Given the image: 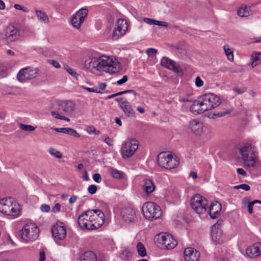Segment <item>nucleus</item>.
Instances as JSON below:
<instances>
[{
	"label": "nucleus",
	"mask_w": 261,
	"mask_h": 261,
	"mask_svg": "<svg viewBox=\"0 0 261 261\" xmlns=\"http://www.w3.org/2000/svg\"><path fill=\"white\" fill-rule=\"evenodd\" d=\"M49 152L50 154L58 159H61L63 156L62 153L60 151L54 148H50L49 149Z\"/></svg>",
	"instance_id": "nucleus-41"
},
{
	"label": "nucleus",
	"mask_w": 261,
	"mask_h": 261,
	"mask_svg": "<svg viewBox=\"0 0 261 261\" xmlns=\"http://www.w3.org/2000/svg\"><path fill=\"white\" fill-rule=\"evenodd\" d=\"M220 71L221 72H226V71H229L230 72H235L236 71L232 70L231 68L227 67L225 66L222 67L220 69Z\"/></svg>",
	"instance_id": "nucleus-58"
},
{
	"label": "nucleus",
	"mask_w": 261,
	"mask_h": 261,
	"mask_svg": "<svg viewBox=\"0 0 261 261\" xmlns=\"http://www.w3.org/2000/svg\"><path fill=\"white\" fill-rule=\"evenodd\" d=\"M184 258L186 261H198L200 252L193 248H187L184 251Z\"/></svg>",
	"instance_id": "nucleus-21"
},
{
	"label": "nucleus",
	"mask_w": 261,
	"mask_h": 261,
	"mask_svg": "<svg viewBox=\"0 0 261 261\" xmlns=\"http://www.w3.org/2000/svg\"><path fill=\"white\" fill-rule=\"evenodd\" d=\"M46 258L45 251L43 249H41L39 254V261H44Z\"/></svg>",
	"instance_id": "nucleus-50"
},
{
	"label": "nucleus",
	"mask_w": 261,
	"mask_h": 261,
	"mask_svg": "<svg viewBox=\"0 0 261 261\" xmlns=\"http://www.w3.org/2000/svg\"><path fill=\"white\" fill-rule=\"evenodd\" d=\"M159 166L166 169L176 168L179 164L178 158L167 152H161L158 156Z\"/></svg>",
	"instance_id": "nucleus-5"
},
{
	"label": "nucleus",
	"mask_w": 261,
	"mask_h": 261,
	"mask_svg": "<svg viewBox=\"0 0 261 261\" xmlns=\"http://www.w3.org/2000/svg\"><path fill=\"white\" fill-rule=\"evenodd\" d=\"M83 88L89 92L100 93V91L99 90H98L97 88L94 89L92 88H88L84 86Z\"/></svg>",
	"instance_id": "nucleus-61"
},
{
	"label": "nucleus",
	"mask_w": 261,
	"mask_h": 261,
	"mask_svg": "<svg viewBox=\"0 0 261 261\" xmlns=\"http://www.w3.org/2000/svg\"><path fill=\"white\" fill-rule=\"evenodd\" d=\"M61 205L58 203H56L55 206L52 208V212L56 213L61 211Z\"/></svg>",
	"instance_id": "nucleus-52"
},
{
	"label": "nucleus",
	"mask_w": 261,
	"mask_h": 261,
	"mask_svg": "<svg viewBox=\"0 0 261 261\" xmlns=\"http://www.w3.org/2000/svg\"><path fill=\"white\" fill-rule=\"evenodd\" d=\"M207 200L198 194L194 195L191 199V206L198 214H203L206 211Z\"/></svg>",
	"instance_id": "nucleus-8"
},
{
	"label": "nucleus",
	"mask_w": 261,
	"mask_h": 261,
	"mask_svg": "<svg viewBox=\"0 0 261 261\" xmlns=\"http://www.w3.org/2000/svg\"><path fill=\"white\" fill-rule=\"evenodd\" d=\"M200 97L206 111L218 107L221 103L219 97L212 93H206Z\"/></svg>",
	"instance_id": "nucleus-11"
},
{
	"label": "nucleus",
	"mask_w": 261,
	"mask_h": 261,
	"mask_svg": "<svg viewBox=\"0 0 261 261\" xmlns=\"http://www.w3.org/2000/svg\"><path fill=\"white\" fill-rule=\"evenodd\" d=\"M77 223L81 229L88 230H96L103 225L100 224L98 220L97 222V221L86 218L84 215L79 216Z\"/></svg>",
	"instance_id": "nucleus-10"
},
{
	"label": "nucleus",
	"mask_w": 261,
	"mask_h": 261,
	"mask_svg": "<svg viewBox=\"0 0 261 261\" xmlns=\"http://www.w3.org/2000/svg\"><path fill=\"white\" fill-rule=\"evenodd\" d=\"M127 80H128L127 76L126 75H124L121 79L118 80L117 82V84L118 85H121L126 83L127 81Z\"/></svg>",
	"instance_id": "nucleus-56"
},
{
	"label": "nucleus",
	"mask_w": 261,
	"mask_h": 261,
	"mask_svg": "<svg viewBox=\"0 0 261 261\" xmlns=\"http://www.w3.org/2000/svg\"><path fill=\"white\" fill-rule=\"evenodd\" d=\"M203 85V81L199 76H197L195 79V85L197 87H200Z\"/></svg>",
	"instance_id": "nucleus-53"
},
{
	"label": "nucleus",
	"mask_w": 261,
	"mask_h": 261,
	"mask_svg": "<svg viewBox=\"0 0 261 261\" xmlns=\"http://www.w3.org/2000/svg\"><path fill=\"white\" fill-rule=\"evenodd\" d=\"M155 189L152 181L149 179H146L144 180L143 190L147 194L152 193Z\"/></svg>",
	"instance_id": "nucleus-29"
},
{
	"label": "nucleus",
	"mask_w": 261,
	"mask_h": 261,
	"mask_svg": "<svg viewBox=\"0 0 261 261\" xmlns=\"http://www.w3.org/2000/svg\"><path fill=\"white\" fill-rule=\"evenodd\" d=\"M93 179L95 182L98 183L100 182L102 180L101 176L99 173H95L93 174Z\"/></svg>",
	"instance_id": "nucleus-54"
},
{
	"label": "nucleus",
	"mask_w": 261,
	"mask_h": 261,
	"mask_svg": "<svg viewBox=\"0 0 261 261\" xmlns=\"http://www.w3.org/2000/svg\"><path fill=\"white\" fill-rule=\"evenodd\" d=\"M120 107L127 116H134L135 112L131 106L129 105L128 101L126 99H125L123 102L120 103Z\"/></svg>",
	"instance_id": "nucleus-27"
},
{
	"label": "nucleus",
	"mask_w": 261,
	"mask_h": 261,
	"mask_svg": "<svg viewBox=\"0 0 261 261\" xmlns=\"http://www.w3.org/2000/svg\"><path fill=\"white\" fill-rule=\"evenodd\" d=\"M97 190V186L94 185H90L88 188V192L91 194H95Z\"/></svg>",
	"instance_id": "nucleus-47"
},
{
	"label": "nucleus",
	"mask_w": 261,
	"mask_h": 261,
	"mask_svg": "<svg viewBox=\"0 0 261 261\" xmlns=\"http://www.w3.org/2000/svg\"><path fill=\"white\" fill-rule=\"evenodd\" d=\"M35 12L39 21L44 23H48L49 18L46 13L40 10L35 9Z\"/></svg>",
	"instance_id": "nucleus-30"
},
{
	"label": "nucleus",
	"mask_w": 261,
	"mask_h": 261,
	"mask_svg": "<svg viewBox=\"0 0 261 261\" xmlns=\"http://www.w3.org/2000/svg\"><path fill=\"white\" fill-rule=\"evenodd\" d=\"M224 50L226 55L227 59L230 61H233V50L230 48L228 45H225L223 46Z\"/></svg>",
	"instance_id": "nucleus-34"
},
{
	"label": "nucleus",
	"mask_w": 261,
	"mask_h": 261,
	"mask_svg": "<svg viewBox=\"0 0 261 261\" xmlns=\"http://www.w3.org/2000/svg\"><path fill=\"white\" fill-rule=\"evenodd\" d=\"M80 261H97V258L94 252L88 251L82 254L80 256Z\"/></svg>",
	"instance_id": "nucleus-28"
},
{
	"label": "nucleus",
	"mask_w": 261,
	"mask_h": 261,
	"mask_svg": "<svg viewBox=\"0 0 261 261\" xmlns=\"http://www.w3.org/2000/svg\"><path fill=\"white\" fill-rule=\"evenodd\" d=\"M246 252L247 255L251 258L258 256L261 254V243H254L246 249Z\"/></svg>",
	"instance_id": "nucleus-22"
},
{
	"label": "nucleus",
	"mask_w": 261,
	"mask_h": 261,
	"mask_svg": "<svg viewBox=\"0 0 261 261\" xmlns=\"http://www.w3.org/2000/svg\"><path fill=\"white\" fill-rule=\"evenodd\" d=\"M238 15L240 17H247L249 15L248 9L247 7H241L237 12Z\"/></svg>",
	"instance_id": "nucleus-39"
},
{
	"label": "nucleus",
	"mask_w": 261,
	"mask_h": 261,
	"mask_svg": "<svg viewBox=\"0 0 261 261\" xmlns=\"http://www.w3.org/2000/svg\"><path fill=\"white\" fill-rule=\"evenodd\" d=\"M103 141L109 146H112V140L109 137H106L104 139Z\"/></svg>",
	"instance_id": "nucleus-64"
},
{
	"label": "nucleus",
	"mask_w": 261,
	"mask_h": 261,
	"mask_svg": "<svg viewBox=\"0 0 261 261\" xmlns=\"http://www.w3.org/2000/svg\"><path fill=\"white\" fill-rule=\"evenodd\" d=\"M239 149L245 167L249 169L255 167L257 152L253 140H248L243 142Z\"/></svg>",
	"instance_id": "nucleus-1"
},
{
	"label": "nucleus",
	"mask_w": 261,
	"mask_h": 261,
	"mask_svg": "<svg viewBox=\"0 0 261 261\" xmlns=\"http://www.w3.org/2000/svg\"><path fill=\"white\" fill-rule=\"evenodd\" d=\"M14 7L17 10H21L24 12L28 13L29 12V10L27 8L24 7L19 4H15Z\"/></svg>",
	"instance_id": "nucleus-49"
},
{
	"label": "nucleus",
	"mask_w": 261,
	"mask_h": 261,
	"mask_svg": "<svg viewBox=\"0 0 261 261\" xmlns=\"http://www.w3.org/2000/svg\"><path fill=\"white\" fill-rule=\"evenodd\" d=\"M142 210L144 217L148 220L158 219L162 214L160 207L153 202L148 201L144 203Z\"/></svg>",
	"instance_id": "nucleus-7"
},
{
	"label": "nucleus",
	"mask_w": 261,
	"mask_h": 261,
	"mask_svg": "<svg viewBox=\"0 0 261 261\" xmlns=\"http://www.w3.org/2000/svg\"><path fill=\"white\" fill-rule=\"evenodd\" d=\"M222 235L223 232L221 228H211V237L213 242L217 243H222Z\"/></svg>",
	"instance_id": "nucleus-26"
},
{
	"label": "nucleus",
	"mask_w": 261,
	"mask_h": 261,
	"mask_svg": "<svg viewBox=\"0 0 261 261\" xmlns=\"http://www.w3.org/2000/svg\"><path fill=\"white\" fill-rule=\"evenodd\" d=\"M158 50L153 48H149L146 50L147 55L151 58H153L157 54Z\"/></svg>",
	"instance_id": "nucleus-43"
},
{
	"label": "nucleus",
	"mask_w": 261,
	"mask_h": 261,
	"mask_svg": "<svg viewBox=\"0 0 261 261\" xmlns=\"http://www.w3.org/2000/svg\"><path fill=\"white\" fill-rule=\"evenodd\" d=\"M127 93H131L133 96V98H135V97H136V94H137L136 92L134 90H127L119 92L116 93L114 94L108 95L107 97V99H110L113 98L117 96L121 95L123 94H125Z\"/></svg>",
	"instance_id": "nucleus-33"
},
{
	"label": "nucleus",
	"mask_w": 261,
	"mask_h": 261,
	"mask_svg": "<svg viewBox=\"0 0 261 261\" xmlns=\"http://www.w3.org/2000/svg\"><path fill=\"white\" fill-rule=\"evenodd\" d=\"M38 72L37 69L28 67L20 70L17 75V77L19 81L23 82L28 80L34 79Z\"/></svg>",
	"instance_id": "nucleus-12"
},
{
	"label": "nucleus",
	"mask_w": 261,
	"mask_h": 261,
	"mask_svg": "<svg viewBox=\"0 0 261 261\" xmlns=\"http://www.w3.org/2000/svg\"><path fill=\"white\" fill-rule=\"evenodd\" d=\"M39 229L34 223L26 224L19 232L21 239L26 242L36 240L39 234Z\"/></svg>",
	"instance_id": "nucleus-6"
},
{
	"label": "nucleus",
	"mask_w": 261,
	"mask_h": 261,
	"mask_svg": "<svg viewBox=\"0 0 261 261\" xmlns=\"http://www.w3.org/2000/svg\"><path fill=\"white\" fill-rule=\"evenodd\" d=\"M232 112V110H228L225 111L214 113L213 114L212 118L216 119L219 117H223L225 115L229 114Z\"/></svg>",
	"instance_id": "nucleus-38"
},
{
	"label": "nucleus",
	"mask_w": 261,
	"mask_h": 261,
	"mask_svg": "<svg viewBox=\"0 0 261 261\" xmlns=\"http://www.w3.org/2000/svg\"><path fill=\"white\" fill-rule=\"evenodd\" d=\"M223 221L222 219H219L217 222L214 224L212 227V228H221L220 226L223 223Z\"/></svg>",
	"instance_id": "nucleus-57"
},
{
	"label": "nucleus",
	"mask_w": 261,
	"mask_h": 261,
	"mask_svg": "<svg viewBox=\"0 0 261 261\" xmlns=\"http://www.w3.org/2000/svg\"><path fill=\"white\" fill-rule=\"evenodd\" d=\"M75 110V104L72 101L62 100L56 102L50 114L56 119L69 121L70 119L64 115H69Z\"/></svg>",
	"instance_id": "nucleus-2"
},
{
	"label": "nucleus",
	"mask_w": 261,
	"mask_h": 261,
	"mask_svg": "<svg viewBox=\"0 0 261 261\" xmlns=\"http://www.w3.org/2000/svg\"><path fill=\"white\" fill-rule=\"evenodd\" d=\"M234 189H243L245 191H249L250 189V187L249 185H247V184H241V185H237V186H235L234 187Z\"/></svg>",
	"instance_id": "nucleus-44"
},
{
	"label": "nucleus",
	"mask_w": 261,
	"mask_h": 261,
	"mask_svg": "<svg viewBox=\"0 0 261 261\" xmlns=\"http://www.w3.org/2000/svg\"><path fill=\"white\" fill-rule=\"evenodd\" d=\"M122 219L126 223H134L137 220L135 211L130 207L123 209L121 212Z\"/></svg>",
	"instance_id": "nucleus-19"
},
{
	"label": "nucleus",
	"mask_w": 261,
	"mask_h": 261,
	"mask_svg": "<svg viewBox=\"0 0 261 261\" xmlns=\"http://www.w3.org/2000/svg\"><path fill=\"white\" fill-rule=\"evenodd\" d=\"M100 71L109 73L118 72L120 69V65L116 59L113 57L100 56Z\"/></svg>",
	"instance_id": "nucleus-4"
},
{
	"label": "nucleus",
	"mask_w": 261,
	"mask_h": 261,
	"mask_svg": "<svg viewBox=\"0 0 261 261\" xmlns=\"http://www.w3.org/2000/svg\"><path fill=\"white\" fill-rule=\"evenodd\" d=\"M64 68L66 69V70L68 72V73L72 76L76 78L79 75L76 72V71L73 69H72L70 67H69L68 65H65Z\"/></svg>",
	"instance_id": "nucleus-42"
},
{
	"label": "nucleus",
	"mask_w": 261,
	"mask_h": 261,
	"mask_svg": "<svg viewBox=\"0 0 261 261\" xmlns=\"http://www.w3.org/2000/svg\"><path fill=\"white\" fill-rule=\"evenodd\" d=\"M143 20L145 22H146L147 24H153L154 19L149 18H144L143 19Z\"/></svg>",
	"instance_id": "nucleus-62"
},
{
	"label": "nucleus",
	"mask_w": 261,
	"mask_h": 261,
	"mask_svg": "<svg viewBox=\"0 0 261 261\" xmlns=\"http://www.w3.org/2000/svg\"><path fill=\"white\" fill-rule=\"evenodd\" d=\"M110 173L113 177L117 179H121L123 178L124 175V173L123 172L119 171L114 168L110 169Z\"/></svg>",
	"instance_id": "nucleus-36"
},
{
	"label": "nucleus",
	"mask_w": 261,
	"mask_h": 261,
	"mask_svg": "<svg viewBox=\"0 0 261 261\" xmlns=\"http://www.w3.org/2000/svg\"><path fill=\"white\" fill-rule=\"evenodd\" d=\"M99 59L100 57L90 56L85 61L84 68L91 72L100 71Z\"/></svg>",
	"instance_id": "nucleus-15"
},
{
	"label": "nucleus",
	"mask_w": 261,
	"mask_h": 261,
	"mask_svg": "<svg viewBox=\"0 0 261 261\" xmlns=\"http://www.w3.org/2000/svg\"><path fill=\"white\" fill-rule=\"evenodd\" d=\"M124 34L119 32V30L115 29L113 34V39L114 40L118 39L119 37L123 36Z\"/></svg>",
	"instance_id": "nucleus-48"
},
{
	"label": "nucleus",
	"mask_w": 261,
	"mask_h": 261,
	"mask_svg": "<svg viewBox=\"0 0 261 261\" xmlns=\"http://www.w3.org/2000/svg\"><path fill=\"white\" fill-rule=\"evenodd\" d=\"M81 215L98 222L101 224L105 222V214L99 210H89L83 212Z\"/></svg>",
	"instance_id": "nucleus-16"
},
{
	"label": "nucleus",
	"mask_w": 261,
	"mask_h": 261,
	"mask_svg": "<svg viewBox=\"0 0 261 261\" xmlns=\"http://www.w3.org/2000/svg\"><path fill=\"white\" fill-rule=\"evenodd\" d=\"M221 204L220 203L215 201L212 202L210 207L208 213L212 219H216L219 217L221 211Z\"/></svg>",
	"instance_id": "nucleus-24"
},
{
	"label": "nucleus",
	"mask_w": 261,
	"mask_h": 261,
	"mask_svg": "<svg viewBox=\"0 0 261 261\" xmlns=\"http://www.w3.org/2000/svg\"><path fill=\"white\" fill-rule=\"evenodd\" d=\"M189 127L196 135H199L202 131V123L196 120H192L189 123Z\"/></svg>",
	"instance_id": "nucleus-25"
},
{
	"label": "nucleus",
	"mask_w": 261,
	"mask_h": 261,
	"mask_svg": "<svg viewBox=\"0 0 261 261\" xmlns=\"http://www.w3.org/2000/svg\"><path fill=\"white\" fill-rule=\"evenodd\" d=\"M120 256L122 259L128 260L132 258V253L129 250L125 249L121 253Z\"/></svg>",
	"instance_id": "nucleus-37"
},
{
	"label": "nucleus",
	"mask_w": 261,
	"mask_h": 261,
	"mask_svg": "<svg viewBox=\"0 0 261 261\" xmlns=\"http://www.w3.org/2000/svg\"><path fill=\"white\" fill-rule=\"evenodd\" d=\"M5 39L7 42H11L18 39L19 30L13 25H9L5 29Z\"/></svg>",
	"instance_id": "nucleus-18"
},
{
	"label": "nucleus",
	"mask_w": 261,
	"mask_h": 261,
	"mask_svg": "<svg viewBox=\"0 0 261 261\" xmlns=\"http://www.w3.org/2000/svg\"><path fill=\"white\" fill-rule=\"evenodd\" d=\"M139 142L135 139H131L128 141L124 142L122 144L121 153L124 159L131 157L138 149Z\"/></svg>",
	"instance_id": "nucleus-9"
},
{
	"label": "nucleus",
	"mask_w": 261,
	"mask_h": 261,
	"mask_svg": "<svg viewBox=\"0 0 261 261\" xmlns=\"http://www.w3.org/2000/svg\"><path fill=\"white\" fill-rule=\"evenodd\" d=\"M19 127L26 132H32L35 130V127L31 125L24 124L22 123L19 124Z\"/></svg>",
	"instance_id": "nucleus-40"
},
{
	"label": "nucleus",
	"mask_w": 261,
	"mask_h": 261,
	"mask_svg": "<svg viewBox=\"0 0 261 261\" xmlns=\"http://www.w3.org/2000/svg\"><path fill=\"white\" fill-rule=\"evenodd\" d=\"M233 91L236 92L238 94H241L243 93L246 90V88L242 87H234L232 89Z\"/></svg>",
	"instance_id": "nucleus-46"
},
{
	"label": "nucleus",
	"mask_w": 261,
	"mask_h": 261,
	"mask_svg": "<svg viewBox=\"0 0 261 261\" xmlns=\"http://www.w3.org/2000/svg\"><path fill=\"white\" fill-rule=\"evenodd\" d=\"M161 65L167 69L172 70L176 73H179L180 70L179 65L173 60L164 57L161 60Z\"/></svg>",
	"instance_id": "nucleus-20"
},
{
	"label": "nucleus",
	"mask_w": 261,
	"mask_h": 261,
	"mask_svg": "<svg viewBox=\"0 0 261 261\" xmlns=\"http://www.w3.org/2000/svg\"><path fill=\"white\" fill-rule=\"evenodd\" d=\"M137 249L138 253L140 256L141 257H144L146 255L147 253L146 249L142 243H138L137 245Z\"/></svg>",
	"instance_id": "nucleus-35"
},
{
	"label": "nucleus",
	"mask_w": 261,
	"mask_h": 261,
	"mask_svg": "<svg viewBox=\"0 0 261 261\" xmlns=\"http://www.w3.org/2000/svg\"><path fill=\"white\" fill-rule=\"evenodd\" d=\"M77 199V196L76 195H72L70 198V199L69 200V202L70 204H72V203H74L76 201Z\"/></svg>",
	"instance_id": "nucleus-63"
},
{
	"label": "nucleus",
	"mask_w": 261,
	"mask_h": 261,
	"mask_svg": "<svg viewBox=\"0 0 261 261\" xmlns=\"http://www.w3.org/2000/svg\"><path fill=\"white\" fill-rule=\"evenodd\" d=\"M254 204L253 201L248 202V212L250 214H252L253 213V206Z\"/></svg>",
	"instance_id": "nucleus-59"
},
{
	"label": "nucleus",
	"mask_w": 261,
	"mask_h": 261,
	"mask_svg": "<svg viewBox=\"0 0 261 261\" xmlns=\"http://www.w3.org/2000/svg\"><path fill=\"white\" fill-rule=\"evenodd\" d=\"M0 212L5 215L15 218L20 215L19 206L13 203L11 198H4L0 200Z\"/></svg>",
	"instance_id": "nucleus-3"
},
{
	"label": "nucleus",
	"mask_w": 261,
	"mask_h": 261,
	"mask_svg": "<svg viewBox=\"0 0 261 261\" xmlns=\"http://www.w3.org/2000/svg\"><path fill=\"white\" fill-rule=\"evenodd\" d=\"M202 101L200 96L197 100L193 101L190 107V111L194 114H199L206 111L202 103Z\"/></svg>",
	"instance_id": "nucleus-23"
},
{
	"label": "nucleus",
	"mask_w": 261,
	"mask_h": 261,
	"mask_svg": "<svg viewBox=\"0 0 261 261\" xmlns=\"http://www.w3.org/2000/svg\"><path fill=\"white\" fill-rule=\"evenodd\" d=\"M51 129L54 130L59 133H62L64 134H68L69 128L68 127H62V128H56L51 127Z\"/></svg>",
	"instance_id": "nucleus-45"
},
{
	"label": "nucleus",
	"mask_w": 261,
	"mask_h": 261,
	"mask_svg": "<svg viewBox=\"0 0 261 261\" xmlns=\"http://www.w3.org/2000/svg\"><path fill=\"white\" fill-rule=\"evenodd\" d=\"M117 23L118 25L116 29L124 34L125 30L127 29L126 21L124 19H119Z\"/></svg>",
	"instance_id": "nucleus-32"
},
{
	"label": "nucleus",
	"mask_w": 261,
	"mask_h": 261,
	"mask_svg": "<svg viewBox=\"0 0 261 261\" xmlns=\"http://www.w3.org/2000/svg\"><path fill=\"white\" fill-rule=\"evenodd\" d=\"M40 209L42 212L48 213L50 211V206L48 205L44 204L41 206Z\"/></svg>",
	"instance_id": "nucleus-55"
},
{
	"label": "nucleus",
	"mask_w": 261,
	"mask_h": 261,
	"mask_svg": "<svg viewBox=\"0 0 261 261\" xmlns=\"http://www.w3.org/2000/svg\"><path fill=\"white\" fill-rule=\"evenodd\" d=\"M51 232L56 241L64 240L66 236V228L61 223H57L54 225L52 228Z\"/></svg>",
	"instance_id": "nucleus-17"
},
{
	"label": "nucleus",
	"mask_w": 261,
	"mask_h": 261,
	"mask_svg": "<svg viewBox=\"0 0 261 261\" xmlns=\"http://www.w3.org/2000/svg\"><path fill=\"white\" fill-rule=\"evenodd\" d=\"M49 62L54 67L56 68H60L61 67L60 63L56 60H52L49 61Z\"/></svg>",
	"instance_id": "nucleus-60"
},
{
	"label": "nucleus",
	"mask_w": 261,
	"mask_h": 261,
	"mask_svg": "<svg viewBox=\"0 0 261 261\" xmlns=\"http://www.w3.org/2000/svg\"><path fill=\"white\" fill-rule=\"evenodd\" d=\"M159 243L162 244L167 249L174 248L177 244L171 234L167 233H161L158 236Z\"/></svg>",
	"instance_id": "nucleus-14"
},
{
	"label": "nucleus",
	"mask_w": 261,
	"mask_h": 261,
	"mask_svg": "<svg viewBox=\"0 0 261 261\" xmlns=\"http://www.w3.org/2000/svg\"><path fill=\"white\" fill-rule=\"evenodd\" d=\"M252 62L251 65L252 67H255L258 64L261 63V52L255 53L252 56Z\"/></svg>",
	"instance_id": "nucleus-31"
},
{
	"label": "nucleus",
	"mask_w": 261,
	"mask_h": 261,
	"mask_svg": "<svg viewBox=\"0 0 261 261\" xmlns=\"http://www.w3.org/2000/svg\"><path fill=\"white\" fill-rule=\"evenodd\" d=\"M88 15V10L82 8L72 16L71 24L76 29H80Z\"/></svg>",
	"instance_id": "nucleus-13"
},
{
	"label": "nucleus",
	"mask_w": 261,
	"mask_h": 261,
	"mask_svg": "<svg viewBox=\"0 0 261 261\" xmlns=\"http://www.w3.org/2000/svg\"><path fill=\"white\" fill-rule=\"evenodd\" d=\"M68 134L76 138H79L80 137V135L77 133V132L72 128H69Z\"/></svg>",
	"instance_id": "nucleus-51"
}]
</instances>
